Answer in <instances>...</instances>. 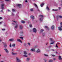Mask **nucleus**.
<instances>
[{
    "instance_id": "1",
    "label": "nucleus",
    "mask_w": 62,
    "mask_h": 62,
    "mask_svg": "<svg viewBox=\"0 0 62 62\" xmlns=\"http://www.w3.org/2000/svg\"><path fill=\"white\" fill-rule=\"evenodd\" d=\"M39 16L40 18L39 19V20L40 22H42V19L43 17V16L42 15H40Z\"/></svg>"
},
{
    "instance_id": "2",
    "label": "nucleus",
    "mask_w": 62,
    "mask_h": 62,
    "mask_svg": "<svg viewBox=\"0 0 62 62\" xmlns=\"http://www.w3.org/2000/svg\"><path fill=\"white\" fill-rule=\"evenodd\" d=\"M16 62H21V61L19 58L17 57L16 58Z\"/></svg>"
},
{
    "instance_id": "3",
    "label": "nucleus",
    "mask_w": 62,
    "mask_h": 62,
    "mask_svg": "<svg viewBox=\"0 0 62 62\" xmlns=\"http://www.w3.org/2000/svg\"><path fill=\"white\" fill-rule=\"evenodd\" d=\"M34 5L35 6V7L37 8V11H38L39 12H40V10H39V9H38V7L37 5L35 4H34Z\"/></svg>"
},
{
    "instance_id": "4",
    "label": "nucleus",
    "mask_w": 62,
    "mask_h": 62,
    "mask_svg": "<svg viewBox=\"0 0 62 62\" xmlns=\"http://www.w3.org/2000/svg\"><path fill=\"white\" fill-rule=\"evenodd\" d=\"M1 9H4V4H2L1 5Z\"/></svg>"
},
{
    "instance_id": "5",
    "label": "nucleus",
    "mask_w": 62,
    "mask_h": 62,
    "mask_svg": "<svg viewBox=\"0 0 62 62\" xmlns=\"http://www.w3.org/2000/svg\"><path fill=\"white\" fill-rule=\"evenodd\" d=\"M30 60V58L29 57L27 58L26 59V61L27 62H29Z\"/></svg>"
},
{
    "instance_id": "6",
    "label": "nucleus",
    "mask_w": 62,
    "mask_h": 62,
    "mask_svg": "<svg viewBox=\"0 0 62 62\" xmlns=\"http://www.w3.org/2000/svg\"><path fill=\"white\" fill-rule=\"evenodd\" d=\"M54 26L53 25H52L51 27V29L52 30H54Z\"/></svg>"
},
{
    "instance_id": "7",
    "label": "nucleus",
    "mask_w": 62,
    "mask_h": 62,
    "mask_svg": "<svg viewBox=\"0 0 62 62\" xmlns=\"http://www.w3.org/2000/svg\"><path fill=\"white\" fill-rule=\"evenodd\" d=\"M31 51L32 52H35V51H36L35 48H34L31 49Z\"/></svg>"
},
{
    "instance_id": "8",
    "label": "nucleus",
    "mask_w": 62,
    "mask_h": 62,
    "mask_svg": "<svg viewBox=\"0 0 62 62\" xmlns=\"http://www.w3.org/2000/svg\"><path fill=\"white\" fill-rule=\"evenodd\" d=\"M4 50L5 51L6 53H7V54H8L9 51H8V50H7V49L5 48L4 49Z\"/></svg>"
},
{
    "instance_id": "9",
    "label": "nucleus",
    "mask_w": 62,
    "mask_h": 62,
    "mask_svg": "<svg viewBox=\"0 0 62 62\" xmlns=\"http://www.w3.org/2000/svg\"><path fill=\"white\" fill-rule=\"evenodd\" d=\"M19 25L18 24H15V28H17L18 27V26Z\"/></svg>"
},
{
    "instance_id": "10",
    "label": "nucleus",
    "mask_w": 62,
    "mask_h": 62,
    "mask_svg": "<svg viewBox=\"0 0 62 62\" xmlns=\"http://www.w3.org/2000/svg\"><path fill=\"white\" fill-rule=\"evenodd\" d=\"M62 27L61 26L60 27H59L58 28L59 30L60 31H62V28H61Z\"/></svg>"
},
{
    "instance_id": "11",
    "label": "nucleus",
    "mask_w": 62,
    "mask_h": 62,
    "mask_svg": "<svg viewBox=\"0 0 62 62\" xmlns=\"http://www.w3.org/2000/svg\"><path fill=\"white\" fill-rule=\"evenodd\" d=\"M33 31L34 33H36L37 30L35 28H33Z\"/></svg>"
},
{
    "instance_id": "12",
    "label": "nucleus",
    "mask_w": 62,
    "mask_h": 62,
    "mask_svg": "<svg viewBox=\"0 0 62 62\" xmlns=\"http://www.w3.org/2000/svg\"><path fill=\"white\" fill-rule=\"evenodd\" d=\"M36 52L37 53H39L40 52V50H39V49H38L36 51Z\"/></svg>"
},
{
    "instance_id": "13",
    "label": "nucleus",
    "mask_w": 62,
    "mask_h": 62,
    "mask_svg": "<svg viewBox=\"0 0 62 62\" xmlns=\"http://www.w3.org/2000/svg\"><path fill=\"white\" fill-rule=\"evenodd\" d=\"M58 59L59 60H62V58H61V56H59Z\"/></svg>"
},
{
    "instance_id": "14",
    "label": "nucleus",
    "mask_w": 62,
    "mask_h": 62,
    "mask_svg": "<svg viewBox=\"0 0 62 62\" xmlns=\"http://www.w3.org/2000/svg\"><path fill=\"white\" fill-rule=\"evenodd\" d=\"M4 44V47L5 48H6L7 47V44L6 43H4V42H2Z\"/></svg>"
},
{
    "instance_id": "15",
    "label": "nucleus",
    "mask_w": 62,
    "mask_h": 62,
    "mask_svg": "<svg viewBox=\"0 0 62 62\" xmlns=\"http://www.w3.org/2000/svg\"><path fill=\"white\" fill-rule=\"evenodd\" d=\"M17 7H18L19 8H20L22 6L20 4H18L17 5Z\"/></svg>"
},
{
    "instance_id": "16",
    "label": "nucleus",
    "mask_w": 62,
    "mask_h": 62,
    "mask_svg": "<svg viewBox=\"0 0 62 62\" xmlns=\"http://www.w3.org/2000/svg\"><path fill=\"white\" fill-rule=\"evenodd\" d=\"M17 40L18 41H19V42H20L21 43H22V41L19 39H17Z\"/></svg>"
},
{
    "instance_id": "17",
    "label": "nucleus",
    "mask_w": 62,
    "mask_h": 62,
    "mask_svg": "<svg viewBox=\"0 0 62 62\" xmlns=\"http://www.w3.org/2000/svg\"><path fill=\"white\" fill-rule=\"evenodd\" d=\"M19 28L20 29H23V26L22 25H20L19 26Z\"/></svg>"
},
{
    "instance_id": "18",
    "label": "nucleus",
    "mask_w": 62,
    "mask_h": 62,
    "mask_svg": "<svg viewBox=\"0 0 62 62\" xmlns=\"http://www.w3.org/2000/svg\"><path fill=\"white\" fill-rule=\"evenodd\" d=\"M46 9L47 10H50V9L48 6H47L46 7Z\"/></svg>"
},
{
    "instance_id": "19",
    "label": "nucleus",
    "mask_w": 62,
    "mask_h": 62,
    "mask_svg": "<svg viewBox=\"0 0 62 62\" xmlns=\"http://www.w3.org/2000/svg\"><path fill=\"white\" fill-rule=\"evenodd\" d=\"M14 40V39H9V41H13Z\"/></svg>"
},
{
    "instance_id": "20",
    "label": "nucleus",
    "mask_w": 62,
    "mask_h": 62,
    "mask_svg": "<svg viewBox=\"0 0 62 62\" xmlns=\"http://www.w3.org/2000/svg\"><path fill=\"white\" fill-rule=\"evenodd\" d=\"M31 18L32 19H34V16H31Z\"/></svg>"
},
{
    "instance_id": "21",
    "label": "nucleus",
    "mask_w": 62,
    "mask_h": 62,
    "mask_svg": "<svg viewBox=\"0 0 62 62\" xmlns=\"http://www.w3.org/2000/svg\"><path fill=\"white\" fill-rule=\"evenodd\" d=\"M12 55H15V54H16L17 53H14L13 52H12Z\"/></svg>"
},
{
    "instance_id": "22",
    "label": "nucleus",
    "mask_w": 62,
    "mask_h": 62,
    "mask_svg": "<svg viewBox=\"0 0 62 62\" xmlns=\"http://www.w3.org/2000/svg\"><path fill=\"white\" fill-rule=\"evenodd\" d=\"M49 62H53V60H50L48 61Z\"/></svg>"
},
{
    "instance_id": "23",
    "label": "nucleus",
    "mask_w": 62,
    "mask_h": 62,
    "mask_svg": "<svg viewBox=\"0 0 62 62\" xmlns=\"http://www.w3.org/2000/svg\"><path fill=\"white\" fill-rule=\"evenodd\" d=\"M23 53L24 54H27V52L26 51H24Z\"/></svg>"
},
{
    "instance_id": "24",
    "label": "nucleus",
    "mask_w": 62,
    "mask_h": 62,
    "mask_svg": "<svg viewBox=\"0 0 62 62\" xmlns=\"http://www.w3.org/2000/svg\"><path fill=\"white\" fill-rule=\"evenodd\" d=\"M52 10L53 11H58V9H53Z\"/></svg>"
},
{
    "instance_id": "25",
    "label": "nucleus",
    "mask_w": 62,
    "mask_h": 62,
    "mask_svg": "<svg viewBox=\"0 0 62 62\" xmlns=\"http://www.w3.org/2000/svg\"><path fill=\"white\" fill-rule=\"evenodd\" d=\"M50 41L51 42H52V41H53V38H50Z\"/></svg>"
},
{
    "instance_id": "26",
    "label": "nucleus",
    "mask_w": 62,
    "mask_h": 62,
    "mask_svg": "<svg viewBox=\"0 0 62 62\" xmlns=\"http://www.w3.org/2000/svg\"><path fill=\"white\" fill-rule=\"evenodd\" d=\"M43 5H44V4L43 3H42V4H41L40 6H41V7H42Z\"/></svg>"
},
{
    "instance_id": "27",
    "label": "nucleus",
    "mask_w": 62,
    "mask_h": 62,
    "mask_svg": "<svg viewBox=\"0 0 62 62\" xmlns=\"http://www.w3.org/2000/svg\"><path fill=\"white\" fill-rule=\"evenodd\" d=\"M12 10L13 12H15V10L14 9H12Z\"/></svg>"
},
{
    "instance_id": "28",
    "label": "nucleus",
    "mask_w": 62,
    "mask_h": 62,
    "mask_svg": "<svg viewBox=\"0 0 62 62\" xmlns=\"http://www.w3.org/2000/svg\"><path fill=\"white\" fill-rule=\"evenodd\" d=\"M23 56H24V57H27V56L26 55V54H25L24 55H23Z\"/></svg>"
},
{
    "instance_id": "29",
    "label": "nucleus",
    "mask_w": 62,
    "mask_h": 62,
    "mask_svg": "<svg viewBox=\"0 0 62 62\" xmlns=\"http://www.w3.org/2000/svg\"><path fill=\"white\" fill-rule=\"evenodd\" d=\"M44 55L45 56H47V57H48V55L46 54H44Z\"/></svg>"
},
{
    "instance_id": "30",
    "label": "nucleus",
    "mask_w": 62,
    "mask_h": 62,
    "mask_svg": "<svg viewBox=\"0 0 62 62\" xmlns=\"http://www.w3.org/2000/svg\"><path fill=\"white\" fill-rule=\"evenodd\" d=\"M21 23H25V21H21Z\"/></svg>"
},
{
    "instance_id": "31",
    "label": "nucleus",
    "mask_w": 62,
    "mask_h": 62,
    "mask_svg": "<svg viewBox=\"0 0 62 62\" xmlns=\"http://www.w3.org/2000/svg\"><path fill=\"white\" fill-rule=\"evenodd\" d=\"M15 44H13L12 45V46H13V47H15Z\"/></svg>"
},
{
    "instance_id": "32",
    "label": "nucleus",
    "mask_w": 62,
    "mask_h": 62,
    "mask_svg": "<svg viewBox=\"0 0 62 62\" xmlns=\"http://www.w3.org/2000/svg\"><path fill=\"white\" fill-rule=\"evenodd\" d=\"M30 10H31V11H33V9H30Z\"/></svg>"
},
{
    "instance_id": "33",
    "label": "nucleus",
    "mask_w": 62,
    "mask_h": 62,
    "mask_svg": "<svg viewBox=\"0 0 62 62\" xmlns=\"http://www.w3.org/2000/svg\"><path fill=\"white\" fill-rule=\"evenodd\" d=\"M59 17L60 18H62V16H59Z\"/></svg>"
},
{
    "instance_id": "34",
    "label": "nucleus",
    "mask_w": 62,
    "mask_h": 62,
    "mask_svg": "<svg viewBox=\"0 0 62 62\" xmlns=\"http://www.w3.org/2000/svg\"><path fill=\"white\" fill-rule=\"evenodd\" d=\"M20 39H22V40H23V37H20Z\"/></svg>"
},
{
    "instance_id": "35",
    "label": "nucleus",
    "mask_w": 62,
    "mask_h": 62,
    "mask_svg": "<svg viewBox=\"0 0 62 62\" xmlns=\"http://www.w3.org/2000/svg\"><path fill=\"white\" fill-rule=\"evenodd\" d=\"M37 47H38V46H36L34 47V48L35 49V48H37Z\"/></svg>"
},
{
    "instance_id": "36",
    "label": "nucleus",
    "mask_w": 62,
    "mask_h": 62,
    "mask_svg": "<svg viewBox=\"0 0 62 62\" xmlns=\"http://www.w3.org/2000/svg\"><path fill=\"white\" fill-rule=\"evenodd\" d=\"M43 31V30H41L40 31L41 32H42Z\"/></svg>"
},
{
    "instance_id": "37",
    "label": "nucleus",
    "mask_w": 62,
    "mask_h": 62,
    "mask_svg": "<svg viewBox=\"0 0 62 62\" xmlns=\"http://www.w3.org/2000/svg\"><path fill=\"white\" fill-rule=\"evenodd\" d=\"M60 25H61V26L62 27V22H61L60 23Z\"/></svg>"
},
{
    "instance_id": "38",
    "label": "nucleus",
    "mask_w": 62,
    "mask_h": 62,
    "mask_svg": "<svg viewBox=\"0 0 62 62\" xmlns=\"http://www.w3.org/2000/svg\"><path fill=\"white\" fill-rule=\"evenodd\" d=\"M42 35H43V36H45V33H43Z\"/></svg>"
},
{
    "instance_id": "39",
    "label": "nucleus",
    "mask_w": 62,
    "mask_h": 62,
    "mask_svg": "<svg viewBox=\"0 0 62 62\" xmlns=\"http://www.w3.org/2000/svg\"><path fill=\"white\" fill-rule=\"evenodd\" d=\"M26 43H24L23 44L24 46H26Z\"/></svg>"
},
{
    "instance_id": "40",
    "label": "nucleus",
    "mask_w": 62,
    "mask_h": 62,
    "mask_svg": "<svg viewBox=\"0 0 62 62\" xmlns=\"http://www.w3.org/2000/svg\"><path fill=\"white\" fill-rule=\"evenodd\" d=\"M5 30H6V29H2V31H5Z\"/></svg>"
},
{
    "instance_id": "41",
    "label": "nucleus",
    "mask_w": 62,
    "mask_h": 62,
    "mask_svg": "<svg viewBox=\"0 0 62 62\" xmlns=\"http://www.w3.org/2000/svg\"><path fill=\"white\" fill-rule=\"evenodd\" d=\"M28 44L29 46H30V43H28Z\"/></svg>"
},
{
    "instance_id": "42",
    "label": "nucleus",
    "mask_w": 62,
    "mask_h": 62,
    "mask_svg": "<svg viewBox=\"0 0 62 62\" xmlns=\"http://www.w3.org/2000/svg\"><path fill=\"white\" fill-rule=\"evenodd\" d=\"M52 47V46H49V47H48V48H51V47Z\"/></svg>"
},
{
    "instance_id": "43",
    "label": "nucleus",
    "mask_w": 62,
    "mask_h": 62,
    "mask_svg": "<svg viewBox=\"0 0 62 62\" xmlns=\"http://www.w3.org/2000/svg\"><path fill=\"white\" fill-rule=\"evenodd\" d=\"M45 28H47L48 27L47 26H45Z\"/></svg>"
},
{
    "instance_id": "44",
    "label": "nucleus",
    "mask_w": 62,
    "mask_h": 62,
    "mask_svg": "<svg viewBox=\"0 0 62 62\" xmlns=\"http://www.w3.org/2000/svg\"><path fill=\"white\" fill-rule=\"evenodd\" d=\"M51 55L52 56H53V57L55 56V55H54L53 54H51Z\"/></svg>"
},
{
    "instance_id": "45",
    "label": "nucleus",
    "mask_w": 62,
    "mask_h": 62,
    "mask_svg": "<svg viewBox=\"0 0 62 62\" xmlns=\"http://www.w3.org/2000/svg\"><path fill=\"white\" fill-rule=\"evenodd\" d=\"M9 46L10 47H11V44H10L9 45Z\"/></svg>"
},
{
    "instance_id": "46",
    "label": "nucleus",
    "mask_w": 62,
    "mask_h": 62,
    "mask_svg": "<svg viewBox=\"0 0 62 62\" xmlns=\"http://www.w3.org/2000/svg\"><path fill=\"white\" fill-rule=\"evenodd\" d=\"M54 42H52V43H50V44H54Z\"/></svg>"
},
{
    "instance_id": "47",
    "label": "nucleus",
    "mask_w": 62,
    "mask_h": 62,
    "mask_svg": "<svg viewBox=\"0 0 62 62\" xmlns=\"http://www.w3.org/2000/svg\"><path fill=\"white\" fill-rule=\"evenodd\" d=\"M56 60V59H55V58H54L53 59V60Z\"/></svg>"
},
{
    "instance_id": "48",
    "label": "nucleus",
    "mask_w": 62,
    "mask_h": 62,
    "mask_svg": "<svg viewBox=\"0 0 62 62\" xmlns=\"http://www.w3.org/2000/svg\"><path fill=\"white\" fill-rule=\"evenodd\" d=\"M56 47H57V48L58 47L57 46V45H56Z\"/></svg>"
},
{
    "instance_id": "49",
    "label": "nucleus",
    "mask_w": 62,
    "mask_h": 62,
    "mask_svg": "<svg viewBox=\"0 0 62 62\" xmlns=\"http://www.w3.org/2000/svg\"><path fill=\"white\" fill-rule=\"evenodd\" d=\"M32 27V25H30V27Z\"/></svg>"
},
{
    "instance_id": "50",
    "label": "nucleus",
    "mask_w": 62,
    "mask_h": 62,
    "mask_svg": "<svg viewBox=\"0 0 62 62\" xmlns=\"http://www.w3.org/2000/svg\"><path fill=\"white\" fill-rule=\"evenodd\" d=\"M51 50V51H54V49H52Z\"/></svg>"
},
{
    "instance_id": "51",
    "label": "nucleus",
    "mask_w": 62,
    "mask_h": 62,
    "mask_svg": "<svg viewBox=\"0 0 62 62\" xmlns=\"http://www.w3.org/2000/svg\"><path fill=\"white\" fill-rule=\"evenodd\" d=\"M23 31H22L21 32V34H23Z\"/></svg>"
},
{
    "instance_id": "52",
    "label": "nucleus",
    "mask_w": 62,
    "mask_h": 62,
    "mask_svg": "<svg viewBox=\"0 0 62 62\" xmlns=\"http://www.w3.org/2000/svg\"><path fill=\"white\" fill-rule=\"evenodd\" d=\"M13 22H14V23H17V21H14Z\"/></svg>"
},
{
    "instance_id": "53",
    "label": "nucleus",
    "mask_w": 62,
    "mask_h": 62,
    "mask_svg": "<svg viewBox=\"0 0 62 62\" xmlns=\"http://www.w3.org/2000/svg\"><path fill=\"white\" fill-rule=\"evenodd\" d=\"M12 15H13V16H14V14L13 13H12Z\"/></svg>"
},
{
    "instance_id": "54",
    "label": "nucleus",
    "mask_w": 62,
    "mask_h": 62,
    "mask_svg": "<svg viewBox=\"0 0 62 62\" xmlns=\"http://www.w3.org/2000/svg\"><path fill=\"white\" fill-rule=\"evenodd\" d=\"M2 23V22H0V24H1Z\"/></svg>"
},
{
    "instance_id": "55",
    "label": "nucleus",
    "mask_w": 62,
    "mask_h": 62,
    "mask_svg": "<svg viewBox=\"0 0 62 62\" xmlns=\"http://www.w3.org/2000/svg\"><path fill=\"white\" fill-rule=\"evenodd\" d=\"M47 30H49V28L48 27L47 28Z\"/></svg>"
},
{
    "instance_id": "56",
    "label": "nucleus",
    "mask_w": 62,
    "mask_h": 62,
    "mask_svg": "<svg viewBox=\"0 0 62 62\" xmlns=\"http://www.w3.org/2000/svg\"><path fill=\"white\" fill-rule=\"evenodd\" d=\"M27 0H25V2H27Z\"/></svg>"
},
{
    "instance_id": "57",
    "label": "nucleus",
    "mask_w": 62,
    "mask_h": 62,
    "mask_svg": "<svg viewBox=\"0 0 62 62\" xmlns=\"http://www.w3.org/2000/svg\"><path fill=\"white\" fill-rule=\"evenodd\" d=\"M2 19V18L1 17H0V20H1Z\"/></svg>"
},
{
    "instance_id": "58",
    "label": "nucleus",
    "mask_w": 62,
    "mask_h": 62,
    "mask_svg": "<svg viewBox=\"0 0 62 62\" xmlns=\"http://www.w3.org/2000/svg\"><path fill=\"white\" fill-rule=\"evenodd\" d=\"M58 44H59V43H57V44H56V45H58Z\"/></svg>"
},
{
    "instance_id": "59",
    "label": "nucleus",
    "mask_w": 62,
    "mask_h": 62,
    "mask_svg": "<svg viewBox=\"0 0 62 62\" xmlns=\"http://www.w3.org/2000/svg\"><path fill=\"white\" fill-rule=\"evenodd\" d=\"M2 41V40L1 39H0V42H1Z\"/></svg>"
},
{
    "instance_id": "60",
    "label": "nucleus",
    "mask_w": 62,
    "mask_h": 62,
    "mask_svg": "<svg viewBox=\"0 0 62 62\" xmlns=\"http://www.w3.org/2000/svg\"><path fill=\"white\" fill-rule=\"evenodd\" d=\"M59 9H61V7H59Z\"/></svg>"
},
{
    "instance_id": "61",
    "label": "nucleus",
    "mask_w": 62,
    "mask_h": 62,
    "mask_svg": "<svg viewBox=\"0 0 62 62\" xmlns=\"http://www.w3.org/2000/svg\"><path fill=\"white\" fill-rule=\"evenodd\" d=\"M45 62H46V61H47V60H45Z\"/></svg>"
},
{
    "instance_id": "62",
    "label": "nucleus",
    "mask_w": 62,
    "mask_h": 62,
    "mask_svg": "<svg viewBox=\"0 0 62 62\" xmlns=\"http://www.w3.org/2000/svg\"><path fill=\"white\" fill-rule=\"evenodd\" d=\"M9 0H5L6 1H8Z\"/></svg>"
},
{
    "instance_id": "63",
    "label": "nucleus",
    "mask_w": 62,
    "mask_h": 62,
    "mask_svg": "<svg viewBox=\"0 0 62 62\" xmlns=\"http://www.w3.org/2000/svg\"><path fill=\"white\" fill-rule=\"evenodd\" d=\"M29 55H31V54H30V53H29Z\"/></svg>"
},
{
    "instance_id": "64",
    "label": "nucleus",
    "mask_w": 62,
    "mask_h": 62,
    "mask_svg": "<svg viewBox=\"0 0 62 62\" xmlns=\"http://www.w3.org/2000/svg\"><path fill=\"white\" fill-rule=\"evenodd\" d=\"M8 11H10L9 10H8Z\"/></svg>"
}]
</instances>
